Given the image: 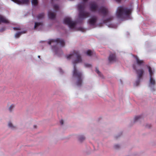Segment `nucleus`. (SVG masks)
<instances>
[{
    "mask_svg": "<svg viewBox=\"0 0 156 156\" xmlns=\"http://www.w3.org/2000/svg\"><path fill=\"white\" fill-rule=\"evenodd\" d=\"M26 31H23L20 32H19L16 33L15 35V37L16 38H19L20 36L23 34L25 33Z\"/></svg>",
    "mask_w": 156,
    "mask_h": 156,
    "instance_id": "17",
    "label": "nucleus"
},
{
    "mask_svg": "<svg viewBox=\"0 0 156 156\" xmlns=\"http://www.w3.org/2000/svg\"><path fill=\"white\" fill-rule=\"evenodd\" d=\"M64 23L68 25L70 28H74L76 25V23L71 20V19L69 17L66 18L64 20Z\"/></svg>",
    "mask_w": 156,
    "mask_h": 156,
    "instance_id": "6",
    "label": "nucleus"
},
{
    "mask_svg": "<svg viewBox=\"0 0 156 156\" xmlns=\"http://www.w3.org/2000/svg\"><path fill=\"white\" fill-rule=\"evenodd\" d=\"M119 145H115V148H119Z\"/></svg>",
    "mask_w": 156,
    "mask_h": 156,
    "instance_id": "32",
    "label": "nucleus"
},
{
    "mask_svg": "<svg viewBox=\"0 0 156 156\" xmlns=\"http://www.w3.org/2000/svg\"><path fill=\"white\" fill-rule=\"evenodd\" d=\"M44 14L43 13L39 14L37 16L38 19H41L44 18Z\"/></svg>",
    "mask_w": 156,
    "mask_h": 156,
    "instance_id": "19",
    "label": "nucleus"
},
{
    "mask_svg": "<svg viewBox=\"0 0 156 156\" xmlns=\"http://www.w3.org/2000/svg\"><path fill=\"white\" fill-rule=\"evenodd\" d=\"M142 117L141 115H139L135 117L134 118V122H136L139 119H140Z\"/></svg>",
    "mask_w": 156,
    "mask_h": 156,
    "instance_id": "22",
    "label": "nucleus"
},
{
    "mask_svg": "<svg viewBox=\"0 0 156 156\" xmlns=\"http://www.w3.org/2000/svg\"><path fill=\"white\" fill-rule=\"evenodd\" d=\"M38 57L39 58H40V55H38Z\"/></svg>",
    "mask_w": 156,
    "mask_h": 156,
    "instance_id": "37",
    "label": "nucleus"
},
{
    "mask_svg": "<svg viewBox=\"0 0 156 156\" xmlns=\"http://www.w3.org/2000/svg\"><path fill=\"white\" fill-rule=\"evenodd\" d=\"M14 2L18 4H28L29 2V0H11Z\"/></svg>",
    "mask_w": 156,
    "mask_h": 156,
    "instance_id": "10",
    "label": "nucleus"
},
{
    "mask_svg": "<svg viewBox=\"0 0 156 156\" xmlns=\"http://www.w3.org/2000/svg\"><path fill=\"white\" fill-rule=\"evenodd\" d=\"M59 8L58 6L57 5H53V8L56 11L58 10L59 9Z\"/></svg>",
    "mask_w": 156,
    "mask_h": 156,
    "instance_id": "23",
    "label": "nucleus"
},
{
    "mask_svg": "<svg viewBox=\"0 0 156 156\" xmlns=\"http://www.w3.org/2000/svg\"><path fill=\"white\" fill-rule=\"evenodd\" d=\"M60 123L61 124L63 125V121L62 120H61L60 121Z\"/></svg>",
    "mask_w": 156,
    "mask_h": 156,
    "instance_id": "33",
    "label": "nucleus"
},
{
    "mask_svg": "<svg viewBox=\"0 0 156 156\" xmlns=\"http://www.w3.org/2000/svg\"><path fill=\"white\" fill-rule=\"evenodd\" d=\"M43 26V24L41 23H38V22H35V26L34 27V28L36 29L39 27H42Z\"/></svg>",
    "mask_w": 156,
    "mask_h": 156,
    "instance_id": "18",
    "label": "nucleus"
},
{
    "mask_svg": "<svg viewBox=\"0 0 156 156\" xmlns=\"http://www.w3.org/2000/svg\"><path fill=\"white\" fill-rule=\"evenodd\" d=\"M96 72L100 76H101V72L99 71V70H98V69H97V68H96Z\"/></svg>",
    "mask_w": 156,
    "mask_h": 156,
    "instance_id": "29",
    "label": "nucleus"
},
{
    "mask_svg": "<svg viewBox=\"0 0 156 156\" xmlns=\"http://www.w3.org/2000/svg\"><path fill=\"white\" fill-rule=\"evenodd\" d=\"M113 19V17H110L109 18L105 20V22L106 23V22H109V21H111V20H112Z\"/></svg>",
    "mask_w": 156,
    "mask_h": 156,
    "instance_id": "26",
    "label": "nucleus"
},
{
    "mask_svg": "<svg viewBox=\"0 0 156 156\" xmlns=\"http://www.w3.org/2000/svg\"><path fill=\"white\" fill-rule=\"evenodd\" d=\"M1 23H9V21L5 17L0 15V24Z\"/></svg>",
    "mask_w": 156,
    "mask_h": 156,
    "instance_id": "13",
    "label": "nucleus"
},
{
    "mask_svg": "<svg viewBox=\"0 0 156 156\" xmlns=\"http://www.w3.org/2000/svg\"><path fill=\"white\" fill-rule=\"evenodd\" d=\"M155 84V80L153 77L150 78V84L151 85L154 86Z\"/></svg>",
    "mask_w": 156,
    "mask_h": 156,
    "instance_id": "16",
    "label": "nucleus"
},
{
    "mask_svg": "<svg viewBox=\"0 0 156 156\" xmlns=\"http://www.w3.org/2000/svg\"><path fill=\"white\" fill-rule=\"evenodd\" d=\"M87 54L89 56H91L93 54V52L91 50H88L86 52Z\"/></svg>",
    "mask_w": 156,
    "mask_h": 156,
    "instance_id": "21",
    "label": "nucleus"
},
{
    "mask_svg": "<svg viewBox=\"0 0 156 156\" xmlns=\"http://www.w3.org/2000/svg\"><path fill=\"white\" fill-rule=\"evenodd\" d=\"M52 48H53V49H54V46L52 47Z\"/></svg>",
    "mask_w": 156,
    "mask_h": 156,
    "instance_id": "39",
    "label": "nucleus"
},
{
    "mask_svg": "<svg viewBox=\"0 0 156 156\" xmlns=\"http://www.w3.org/2000/svg\"><path fill=\"white\" fill-rule=\"evenodd\" d=\"M85 7V3H83L78 5V9L79 12V17L80 18H85L88 17L90 15L89 12H84Z\"/></svg>",
    "mask_w": 156,
    "mask_h": 156,
    "instance_id": "3",
    "label": "nucleus"
},
{
    "mask_svg": "<svg viewBox=\"0 0 156 156\" xmlns=\"http://www.w3.org/2000/svg\"><path fill=\"white\" fill-rule=\"evenodd\" d=\"M34 128H36V126H35V125H34Z\"/></svg>",
    "mask_w": 156,
    "mask_h": 156,
    "instance_id": "38",
    "label": "nucleus"
},
{
    "mask_svg": "<svg viewBox=\"0 0 156 156\" xmlns=\"http://www.w3.org/2000/svg\"><path fill=\"white\" fill-rule=\"evenodd\" d=\"M98 12L99 13H102L104 16H105L108 13V10L106 8L104 7H101L98 9Z\"/></svg>",
    "mask_w": 156,
    "mask_h": 156,
    "instance_id": "8",
    "label": "nucleus"
},
{
    "mask_svg": "<svg viewBox=\"0 0 156 156\" xmlns=\"http://www.w3.org/2000/svg\"><path fill=\"white\" fill-rule=\"evenodd\" d=\"M90 9L91 11L95 12L98 10V6L97 3L93 2L90 4Z\"/></svg>",
    "mask_w": 156,
    "mask_h": 156,
    "instance_id": "7",
    "label": "nucleus"
},
{
    "mask_svg": "<svg viewBox=\"0 0 156 156\" xmlns=\"http://www.w3.org/2000/svg\"><path fill=\"white\" fill-rule=\"evenodd\" d=\"M56 52L57 53V51H56Z\"/></svg>",
    "mask_w": 156,
    "mask_h": 156,
    "instance_id": "40",
    "label": "nucleus"
},
{
    "mask_svg": "<svg viewBox=\"0 0 156 156\" xmlns=\"http://www.w3.org/2000/svg\"><path fill=\"white\" fill-rule=\"evenodd\" d=\"M88 0H83V3H85V2H87Z\"/></svg>",
    "mask_w": 156,
    "mask_h": 156,
    "instance_id": "34",
    "label": "nucleus"
},
{
    "mask_svg": "<svg viewBox=\"0 0 156 156\" xmlns=\"http://www.w3.org/2000/svg\"><path fill=\"white\" fill-rule=\"evenodd\" d=\"M133 56L135 58L136 64L139 66H143L144 62L143 60H140L136 55H133Z\"/></svg>",
    "mask_w": 156,
    "mask_h": 156,
    "instance_id": "9",
    "label": "nucleus"
},
{
    "mask_svg": "<svg viewBox=\"0 0 156 156\" xmlns=\"http://www.w3.org/2000/svg\"><path fill=\"white\" fill-rule=\"evenodd\" d=\"M131 12L130 9L121 6L118 8L116 14L118 18L122 19L126 17H129Z\"/></svg>",
    "mask_w": 156,
    "mask_h": 156,
    "instance_id": "2",
    "label": "nucleus"
},
{
    "mask_svg": "<svg viewBox=\"0 0 156 156\" xmlns=\"http://www.w3.org/2000/svg\"><path fill=\"white\" fill-rule=\"evenodd\" d=\"M108 60L110 62H116V58L115 54V53L111 54L108 57Z\"/></svg>",
    "mask_w": 156,
    "mask_h": 156,
    "instance_id": "11",
    "label": "nucleus"
},
{
    "mask_svg": "<svg viewBox=\"0 0 156 156\" xmlns=\"http://www.w3.org/2000/svg\"><path fill=\"white\" fill-rule=\"evenodd\" d=\"M85 139V137L82 135L80 136L79 137V140L80 142H82Z\"/></svg>",
    "mask_w": 156,
    "mask_h": 156,
    "instance_id": "20",
    "label": "nucleus"
},
{
    "mask_svg": "<svg viewBox=\"0 0 156 156\" xmlns=\"http://www.w3.org/2000/svg\"><path fill=\"white\" fill-rule=\"evenodd\" d=\"M73 57L76 58V59L74 60L73 63L74 65V70L73 73V76L76 77L77 78V80L76 82V84L78 87H81L82 83V74L78 72L76 68V64L77 63L81 62L82 59L81 56L79 54V51H74L72 54H70L67 56V58L69 59Z\"/></svg>",
    "mask_w": 156,
    "mask_h": 156,
    "instance_id": "1",
    "label": "nucleus"
},
{
    "mask_svg": "<svg viewBox=\"0 0 156 156\" xmlns=\"http://www.w3.org/2000/svg\"><path fill=\"white\" fill-rule=\"evenodd\" d=\"M5 30V28L4 27L0 29V32H2Z\"/></svg>",
    "mask_w": 156,
    "mask_h": 156,
    "instance_id": "31",
    "label": "nucleus"
},
{
    "mask_svg": "<svg viewBox=\"0 0 156 156\" xmlns=\"http://www.w3.org/2000/svg\"><path fill=\"white\" fill-rule=\"evenodd\" d=\"M149 72V73L150 78L153 77V76L154 73V71H153L152 69L151 68L150 66H148Z\"/></svg>",
    "mask_w": 156,
    "mask_h": 156,
    "instance_id": "15",
    "label": "nucleus"
},
{
    "mask_svg": "<svg viewBox=\"0 0 156 156\" xmlns=\"http://www.w3.org/2000/svg\"><path fill=\"white\" fill-rule=\"evenodd\" d=\"M13 29L14 30H21V29L20 27H14L13 28Z\"/></svg>",
    "mask_w": 156,
    "mask_h": 156,
    "instance_id": "30",
    "label": "nucleus"
},
{
    "mask_svg": "<svg viewBox=\"0 0 156 156\" xmlns=\"http://www.w3.org/2000/svg\"><path fill=\"white\" fill-rule=\"evenodd\" d=\"M37 0H32V3L33 5H36L37 4Z\"/></svg>",
    "mask_w": 156,
    "mask_h": 156,
    "instance_id": "24",
    "label": "nucleus"
},
{
    "mask_svg": "<svg viewBox=\"0 0 156 156\" xmlns=\"http://www.w3.org/2000/svg\"><path fill=\"white\" fill-rule=\"evenodd\" d=\"M97 21L96 17H92L88 20V23L90 25L94 26Z\"/></svg>",
    "mask_w": 156,
    "mask_h": 156,
    "instance_id": "12",
    "label": "nucleus"
},
{
    "mask_svg": "<svg viewBox=\"0 0 156 156\" xmlns=\"http://www.w3.org/2000/svg\"><path fill=\"white\" fill-rule=\"evenodd\" d=\"M56 43L57 44H60L61 46L64 47L65 45V43L64 40L62 39L58 38L56 39H51L48 42L49 44H51L52 43Z\"/></svg>",
    "mask_w": 156,
    "mask_h": 156,
    "instance_id": "5",
    "label": "nucleus"
},
{
    "mask_svg": "<svg viewBox=\"0 0 156 156\" xmlns=\"http://www.w3.org/2000/svg\"><path fill=\"white\" fill-rule=\"evenodd\" d=\"M121 0H115V1H116V2H120Z\"/></svg>",
    "mask_w": 156,
    "mask_h": 156,
    "instance_id": "35",
    "label": "nucleus"
},
{
    "mask_svg": "<svg viewBox=\"0 0 156 156\" xmlns=\"http://www.w3.org/2000/svg\"><path fill=\"white\" fill-rule=\"evenodd\" d=\"M15 106L13 105H12L9 108V111L10 112H12L13 108H14Z\"/></svg>",
    "mask_w": 156,
    "mask_h": 156,
    "instance_id": "27",
    "label": "nucleus"
},
{
    "mask_svg": "<svg viewBox=\"0 0 156 156\" xmlns=\"http://www.w3.org/2000/svg\"><path fill=\"white\" fill-rule=\"evenodd\" d=\"M48 16L49 18L51 19H54L56 15L53 12L49 11L48 12Z\"/></svg>",
    "mask_w": 156,
    "mask_h": 156,
    "instance_id": "14",
    "label": "nucleus"
},
{
    "mask_svg": "<svg viewBox=\"0 0 156 156\" xmlns=\"http://www.w3.org/2000/svg\"><path fill=\"white\" fill-rule=\"evenodd\" d=\"M133 69L136 71V74L138 75V79L136 82V86H138L140 82V80L142 78L144 72V70L142 69H137L136 65L134 64L133 65Z\"/></svg>",
    "mask_w": 156,
    "mask_h": 156,
    "instance_id": "4",
    "label": "nucleus"
},
{
    "mask_svg": "<svg viewBox=\"0 0 156 156\" xmlns=\"http://www.w3.org/2000/svg\"><path fill=\"white\" fill-rule=\"evenodd\" d=\"M8 126L12 129H14L15 128V126H13L11 122H9V123Z\"/></svg>",
    "mask_w": 156,
    "mask_h": 156,
    "instance_id": "25",
    "label": "nucleus"
},
{
    "mask_svg": "<svg viewBox=\"0 0 156 156\" xmlns=\"http://www.w3.org/2000/svg\"><path fill=\"white\" fill-rule=\"evenodd\" d=\"M85 66L86 67L90 68L91 67V65L88 63H85L84 64Z\"/></svg>",
    "mask_w": 156,
    "mask_h": 156,
    "instance_id": "28",
    "label": "nucleus"
},
{
    "mask_svg": "<svg viewBox=\"0 0 156 156\" xmlns=\"http://www.w3.org/2000/svg\"><path fill=\"white\" fill-rule=\"evenodd\" d=\"M149 126L148 127V128H150L151 125H149ZM147 127H148L147 126Z\"/></svg>",
    "mask_w": 156,
    "mask_h": 156,
    "instance_id": "36",
    "label": "nucleus"
}]
</instances>
